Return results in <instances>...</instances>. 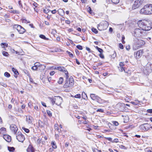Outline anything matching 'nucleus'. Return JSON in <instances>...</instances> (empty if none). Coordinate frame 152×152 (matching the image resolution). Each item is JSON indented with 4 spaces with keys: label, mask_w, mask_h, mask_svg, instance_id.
Here are the masks:
<instances>
[{
    "label": "nucleus",
    "mask_w": 152,
    "mask_h": 152,
    "mask_svg": "<svg viewBox=\"0 0 152 152\" xmlns=\"http://www.w3.org/2000/svg\"><path fill=\"white\" fill-rule=\"evenodd\" d=\"M58 14L61 16H63L64 14V11L62 9H60L57 11Z\"/></svg>",
    "instance_id": "a211bd4d"
},
{
    "label": "nucleus",
    "mask_w": 152,
    "mask_h": 152,
    "mask_svg": "<svg viewBox=\"0 0 152 152\" xmlns=\"http://www.w3.org/2000/svg\"><path fill=\"white\" fill-rule=\"evenodd\" d=\"M4 75L5 77H9L10 76V74L7 72H5L4 74Z\"/></svg>",
    "instance_id": "c756f323"
},
{
    "label": "nucleus",
    "mask_w": 152,
    "mask_h": 152,
    "mask_svg": "<svg viewBox=\"0 0 152 152\" xmlns=\"http://www.w3.org/2000/svg\"><path fill=\"white\" fill-rule=\"evenodd\" d=\"M104 110L102 109H98L97 110H96V111L97 112H101V113H103L104 112Z\"/></svg>",
    "instance_id": "79ce46f5"
},
{
    "label": "nucleus",
    "mask_w": 152,
    "mask_h": 152,
    "mask_svg": "<svg viewBox=\"0 0 152 152\" xmlns=\"http://www.w3.org/2000/svg\"><path fill=\"white\" fill-rule=\"evenodd\" d=\"M117 105H121L123 106H125V104L123 103H118Z\"/></svg>",
    "instance_id": "864d4df0"
},
{
    "label": "nucleus",
    "mask_w": 152,
    "mask_h": 152,
    "mask_svg": "<svg viewBox=\"0 0 152 152\" xmlns=\"http://www.w3.org/2000/svg\"><path fill=\"white\" fill-rule=\"evenodd\" d=\"M75 98H80V97H81V96H80V94H77L75 96Z\"/></svg>",
    "instance_id": "4c0bfd02"
},
{
    "label": "nucleus",
    "mask_w": 152,
    "mask_h": 152,
    "mask_svg": "<svg viewBox=\"0 0 152 152\" xmlns=\"http://www.w3.org/2000/svg\"><path fill=\"white\" fill-rule=\"evenodd\" d=\"M113 31V28L111 27H110V28H109V31L110 32H112Z\"/></svg>",
    "instance_id": "338daca9"
},
{
    "label": "nucleus",
    "mask_w": 152,
    "mask_h": 152,
    "mask_svg": "<svg viewBox=\"0 0 152 152\" xmlns=\"http://www.w3.org/2000/svg\"><path fill=\"white\" fill-rule=\"evenodd\" d=\"M0 130L2 133H4L6 131V129L2 127L0 129Z\"/></svg>",
    "instance_id": "7c9ffc66"
},
{
    "label": "nucleus",
    "mask_w": 152,
    "mask_h": 152,
    "mask_svg": "<svg viewBox=\"0 0 152 152\" xmlns=\"http://www.w3.org/2000/svg\"><path fill=\"white\" fill-rule=\"evenodd\" d=\"M34 119L30 115L26 116V121L28 124H32Z\"/></svg>",
    "instance_id": "4468645a"
},
{
    "label": "nucleus",
    "mask_w": 152,
    "mask_h": 152,
    "mask_svg": "<svg viewBox=\"0 0 152 152\" xmlns=\"http://www.w3.org/2000/svg\"><path fill=\"white\" fill-rule=\"evenodd\" d=\"M54 128L55 129V130H56L57 131H58L59 132H60V131H61V130L59 131V129L58 128V127L57 126V124H55L54 125Z\"/></svg>",
    "instance_id": "2f4dec72"
},
{
    "label": "nucleus",
    "mask_w": 152,
    "mask_h": 152,
    "mask_svg": "<svg viewBox=\"0 0 152 152\" xmlns=\"http://www.w3.org/2000/svg\"><path fill=\"white\" fill-rule=\"evenodd\" d=\"M84 95H85L86 97L87 98V95L84 92H83V93H82V96H84Z\"/></svg>",
    "instance_id": "4d7b16f0"
},
{
    "label": "nucleus",
    "mask_w": 152,
    "mask_h": 152,
    "mask_svg": "<svg viewBox=\"0 0 152 152\" xmlns=\"http://www.w3.org/2000/svg\"><path fill=\"white\" fill-rule=\"evenodd\" d=\"M1 46H6V47H7L8 46V44L5 43H1Z\"/></svg>",
    "instance_id": "a19ab883"
},
{
    "label": "nucleus",
    "mask_w": 152,
    "mask_h": 152,
    "mask_svg": "<svg viewBox=\"0 0 152 152\" xmlns=\"http://www.w3.org/2000/svg\"><path fill=\"white\" fill-rule=\"evenodd\" d=\"M70 21L69 20H66L65 21V23H66L67 24H69L70 23Z\"/></svg>",
    "instance_id": "bf43d9fd"
},
{
    "label": "nucleus",
    "mask_w": 152,
    "mask_h": 152,
    "mask_svg": "<svg viewBox=\"0 0 152 152\" xmlns=\"http://www.w3.org/2000/svg\"><path fill=\"white\" fill-rule=\"evenodd\" d=\"M98 50L100 53H102V52L103 51V50L102 49L100 48H99V49Z\"/></svg>",
    "instance_id": "09e8293b"
},
{
    "label": "nucleus",
    "mask_w": 152,
    "mask_h": 152,
    "mask_svg": "<svg viewBox=\"0 0 152 152\" xmlns=\"http://www.w3.org/2000/svg\"><path fill=\"white\" fill-rule=\"evenodd\" d=\"M51 145L52 146V147L53 148L55 149L57 148L56 145V143L54 141H52L51 142Z\"/></svg>",
    "instance_id": "b1692460"
},
{
    "label": "nucleus",
    "mask_w": 152,
    "mask_h": 152,
    "mask_svg": "<svg viewBox=\"0 0 152 152\" xmlns=\"http://www.w3.org/2000/svg\"><path fill=\"white\" fill-rule=\"evenodd\" d=\"M126 49L127 50H129L130 49V47L129 45L127 46L126 47Z\"/></svg>",
    "instance_id": "603ef678"
},
{
    "label": "nucleus",
    "mask_w": 152,
    "mask_h": 152,
    "mask_svg": "<svg viewBox=\"0 0 152 152\" xmlns=\"http://www.w3.org/2000/svg\"><path fill=\"white\" fill-rule=\"evenodd\" d=\"M76 63H77V64H78V65H79L80 64V62L78 61L77 59H76Z\"/></svg>",
    "instance_id": "69168bd1"
},
{
    "label": "nucleus",
    "mask_w": 152,
    "mask_h": 152,
    "mask_svg": "<svg viewBox=\"0 0 152 152\" xmlns=\"http://www.w3.org/2000/svg\"><path fill=\"white\" fill-rule=\"evenodd\" d=\"M112 2L114 4H117L119 3L120 0H111Z\"/></svg>",
    "instance_id": "bb28decb"
},
{
    "label": "nucleus",
    "mask_w": 152,
    "mask_h": 152,
    "mask_svg": "<svg viewBox=\"0 0 152 152\" xmlns=\"http://www.w3.org/2000/svg\"><path fill=\"white\" fill-rule=\"evenodd\" d=\"M113 124L115 126H117L118 125V123L116 121H113L112 122Z\"/></svg>",
    "instance_id": "58836bf2"
},
{
    "label": "nucleus",
    "mask_w": 152,
    "mask_h": 152,
    "mask_svg": "<svg viewBox=\"0 0 152 152\" xmlns=\"http://www.w3.org/2000/svg\"><path fill=\"white\" fill-rule=\"evenodd\" d=\"M18 4H19V6H21V7L22 6V4L21 3V1H18Z\"/></svg>",
    "instance_id": "e2e57ef3"
},
{
    "label": "nucleus",
    "mask_w": 152,
    "mask_h": 152,
    "mask_svg": "<svg viewBox=\"0 0 152 152\" xmlns=\"http://www.w3.org/2000/svg\"><path fill=\"white\" fill-rule=\"evenodd\" d=\"M143 53V51L142 50H140L134 53V56L137 58H139L142 56Z\"/></svg>",
    "instance_id": "9d476101"
},
{
    "label": "nucleus",
    "mask_w": 152,
    "mask_h": 152,
    "mask_svg": "<svg viewBox=\"0 0 152 152\" xmlns=\"http://www.w3.org/2000/svg\"><path fill=\"white\" fill-rule=\"evenodd\" d=\"M148 126V124H145L141 125L140 126V128L144 131H146L149 129Z\"/></svg>",
    "instance_id": "9b49d317"
},
{
    "label": "nucleus",
    "mask_w": 152,
    "mask_h": 152,
    "mask_svg": "<svg viewBox=\"0 0 152 152\" xmlns=\"http://www.w3.org/2000/svg\"><path fill=\"white\" fill-rule=\"evenodd\" d=\"M39 37L40 38L46 40H48L49 39L48 38H46L45 35L42 34L40 35Z\"/></svg>",
    "instance_id": "4be33fe9"
},
{
    "label": "nucleus",
    "mask_w": 152,
    "mask_h": 152,
    "mask_svg": "<svg viewBox=\"0 0 152 152\" xmlns=\"http://www.w3.org/2000/svg\"><path fill=\"white\" fill-rule=\"evenodd\" d=\"M90 97L93 100H96L99 103L102 104L104 102V100L94 94H91Z\"/></svg>",
    "instance_id": "423d86ee"
},
{
    "label": "nucleus",
    "mask_w": 152,
    "mask_h": 152,
    "mask_svg": "<svg viewBox=\"0 0 152 152\" xmlns=\"http://www.w3.org/2000/svg\"><path fill=\"white\" fill-rule=\"evenodd\" d=\"M16 137L18 140L20 142H23L25 138L24 136L20 132H18L16 134Z\"/></svg>",
    "instance_id": "1a4fd4ad"
},
{
    "label": "nucleus",
    "mask_w": 152,
    "mask_h": 152,
    "mask_svg": "<svg viewBox=\"0 0 152 152\" xmlns=\"http://www.w3.org/2000/svg\"><path fill=\"white\" fill-rule=\"evenodd\" d=\"M137 24L140 28H136L134 30L133 34L135 37H140L144 35L145 31L149 30L152 28L151 22L145 20H139Z\"/></svg>",
    "instance_id": "f257e3e1"
},
{
    "label": "nucleus",
    "mask_w": 152,
    "mask_h": 152,
    "mask_svg": "<svg viewBox=\"0 0 152 152\" xmlns=\"http://www.w3.org/2000/svg\"><path fill=\"white\" fill-rule=\"evenodd\" d=\"M109 24L108 22L106 21H103L100 24H98L97 27L99 31H103L106 29L108 27Z\"/></svg>",
    "instance_id": "39448f33"
},
{
    "label": "nucleus",
    "mask_w": 152,
    "mask_h": 152,
    "mask_svg": "<svg viewBox=\"0 0 152 152\" xmlns=\"http://www.w3.org/2000/svg\"><path fill=\"white\" fill-rule=\"evenodd\" d=\"M125 39V37L124 36H123L122 37V43L123 44H124V43H125V42L124 41V39Z\"/></svg>",
    "instance_id": "5fc2aeb1"
},
{
    "label": "nucleus",
    "mask_w": 152,
    "mask_h": 152,
    "mask_svg": "<svg viewBox=\"0 0 152 152\" xmlns=\"http://www.w3.org/2000/svg\"><path fill=\"white\" fill-rule=\"evenodd\" d=\"M119 47L121 49H123L124 48L123 46L121 43H120L119 44Z\"/></svg>",
    "instance_id": "37998d69"
},
{
    "label": "nucleus",
    "mask_w": 152,
    "mask_h": 152,
    "mask_svg": "<svg viewBox=\"0 0 152 152\" xmlns=\"http://www.w3.org/2000/svg\"><path fill=\"white\" fill-rule=\"evenodd\" d=\"M12 71L15 74L17 75V74H19L17 70L15 68L13 67L12 69Z\"/></svg>",
    "instance_id": "393cba45"
},
{
    "label": "nucleus",
    "mask_w": 152,
    "mask_h": 152,
    "mask_svg": "<svg viewBox=\"0 0 152 152\" xmlns=\"http://www.w3.org/2000/svg\"><path fill=\"white\" fill-rule=\"evenodd\" d=\"M50 10H49L48 9H47L46 7L45 8V9H44L43 10V12H44L46 14H47L48 12H50Z\"/></svg>",
    "instance_id": "cd10ccee"
},
{
    "label": "nucleus",
    "mask_w": 152,
    "mask_h": 152,
    "mask_svg": "<svg viewBox=\"0 0 152 152\" xmlns=\"http://www.w3.org/2000/svg\"><path fill=\"white\" fill-rule=\"evenodd\" d=\"M66 80L65 83L64 85V88H68L72 87L74 84V80L73 77L71 76L69 79V76L67 77L66 75Z\"/></svg>",
    "instance_id": "7ed1b4c3"
},
{
    "label": "nucleus",
    "mask_w": 152,
    "mask_h": 152,
    "mask_svg": "<svg viewBox=\"0 0 152 152\" xmlns=\"http://www.w3.org/2000/svg\"><path fill=\"white\" fill-rule=\"evenodd\" d=\"M2 54L4 56H7L8 55V53L7 52L4 51L3 52Z\"/></svg>",
    "instance_id": "ea45409f"
},
{
    "label": "nucleus",
    "mask_w": 152,
    "mask_h": 152,
    "mask_svg": "<svg viewBox=\"0 0 152 152\" xmlns=\"http://www.w3.org/2000/svg\"><path fill=\"white\" fill-rule=\"evenodd\" d=\"M64 80L63 78L62 77H60L58 80V83L59 84H61L62 83Z\"/></svg>",
    "instance_id": "5701e85b"
},
{
    "label": "nucleus",
    "mask_w": 152,
    "mask_h": 152,
    "mask_svg": "<svg viewBox=\"0 0 152 152\" xmlns=\"http://www.w3.org/2000/svg\"><path fill=\"white\" fill-rule=\"evenodd\" d=\"M147 39L148 41H150L151 40V41H150V42H152V40H151V38L150 37H148L147 38Z\"/></svg>",
    "instance_id": "6e6d98bb"
},
{
    "label": "nucleus",
    "mask_w": 152,
    "mask_h": 152,
    "mask_svg": "<svg viewBox=\"0 0 152 152\" xmlns=\"http://www.w3.org/2000/svg\"><path fill=\"white\" fill-rule=\"evenodd\" d=\"M113 142H118V139H115L113 140Z\"/></svg>",
    "instance_id": "8fccbe9b"
},
{
    "label": "nucleus",
    "mask_w": 152,
    "mask_h": 152,
    "mask_svg": "<svg viewBox=\"0 0 152 152\" xmlns=\"http://www.w3.org/2000/svg\"><path fill=\"white\" fill-rule=\"evenodd\" d=\"M119 66L120 67L121 69H120V70L122 72L123 70L125 71L124 68L123 67V66H124V64L123 62H121L119 64Z\"/></svg>",
    "instance_id": "6ab92c4d"
},
{
    "label": "nucleus",
    "mask_w": 152,
    "mask_h": 152,
    "mask_svg": "<svg viewBox=\"0 0 152 152\" xmlns=\"http://www.w3.org/2000/svg\"><path fill=\"white\" fill-rule=\"evenodd\" d=\"M143 0H136L133 5L132 8L134 9L138 8L142 4Z\"/></svg>",
    "instance_id": "0eeeda50"
},
{
    "label": "nucleus",
    "mask_w": 152,
    "mask_h": 152,
    "mask_svg": "<svg viewBox=\"0 0 152 152\" xmlns=\"http://www.w3.org/2000/svg\"><path fill=\"white\" fill-rule=\"evenodd\" d=\"M54 73H55L54 72V71H52V72H50V75H53L54 74Z\"/></svg>",
    "instance_id": "0e129e2a"
},
{
    "label": "nucleus",
    "mask_w": 152,
    "mask_h": 152,
    "mask_svg": "<svg viewBox=\"0 0 152 152\" xmlns=\"http://www.w3.org/2000/svg\"><path fill=\"white\" fill-rule=\"evenodd\" d=\"M37 65H35L31 67V69L33 70H36L38 68L37 67Z\"/></svg>",
    "instance_id": "473e14b6"
},
{
    "label": "nucleus",
    "mask_w": 152,
    "mask_h": 152,
    "mask_svg": "<svg viewBox=\"0 0 152 152\" xmlns=\"http://www.w3.org/2000/svg\"><path fill=\"white\" fill-rule=\"evenodd\" d=\"M41 104H42V105L45 107H46V105L45 104V103L43 102H41Z\"/></svg>",
    "instance_id": "13d9d810"
},
{
    "label": "nucleus",
    "mask_w": 152,
    "mask_h": 152,
    "mask_svg": "<svg viewBox=\"0 0 152 152\" xmlns=\"http://www.w3.org/2000/svg\"><path fill=\"white\" fill-rule=\"evenodd\" d=\"M140 13L142 15L152 14V4H148L145 5L140 10Z\"/></svg>",
    "instance_id": "f03ea898"
},
{
    "label": "nucleus",
    "mask_w": 152,
    "mask_h": 152,
    "mask_svg": "<svg viewBox=\"0 0 152 152\" xmlns=\"http://www.w3.org/2000/svg\"><path fill=\"white\" fill-rule=\"evenodd\" d=\"M23 22L25 23H30V22L29 21H27V20L25 19H23Z\"/></svg>",
    "instance_id": "c03bdc74"
},
{
    "label": "nucleus",
    "mask_w": 152,
    "mask_h": 152,
    "mask_svg": "<svg viewBox=\"0 0 152 152\" xmlns=\"http://www.w3.org/2000/svg\"><path fill=\"white\" fill-rule=\"evenodd\" d=\"M88 10L89 12L91 13L90 12L91 11V10L90 7H89L88 8Z\"/></svg>",
    "instance_id": "052dcab7"
},
{
    "label": "nucleus",
    "mask_w": 152,
    "mask_h": 152,
    "mask_svg": "<svg viewBox=\"0 0 152 152\" xmlns=\"http://www.w3.org/2000/svg\"><path fill=\"white\" fill-rule=\"evenodd\" d=\"M86 50H88V52H91V50H90V49L89 48H88V47H86Z\"/></svg>",
    "instance_id": "680f3d73"
},
{
    "label": "nucleus",
    "mask_w": 152,
    "mask_h": 152,
    "mask_svg": "<svg viewBox=\"0 0 152 152\" xmlns=\"http://www.w3.org/2000/svg\"><path fill=\"white\" fill-rule=\"evenodd\" d=\"M8 150L10 152H13L15 150V148L13 147H8Z\"/></svg>",
    "instance_id": "a878e982"
},
{
    "label": "nucleus",
    "mask_w": 152,
    "mask_h": 152,
    "mask_svg": "<svg viewBox=\"0 0 152 152\" xmlns=\"http://www.w3.org/2000/svg\"><path fill=\"white\" fill-rule=\"evenodd\" d=\"M91 30L93 32H94L95 34L98 33V31L94 27L92 28Z\"/></svg>",
    "instance_id": "c85d7f7f"
},
{
    "label": "nucleus",
    "mask_w": 152,
    "mask_h": 152,
    "mask_svg": "<svg viewBox=\"0 0 152 152\" xmlns=\"http://www.w3.org/2000/svg\"><path fill=\"white\" fill-rule=\"evenodd\" d=\"M77 48L80 50H82L83 49V47L82 46L80 45H78L76 46Z\"/></svg>",
    "instance_id": "f704fd0d"
},
{
    "label": "nucleus",
    "mask_w": 152,
    "mask_h": 152,
    "mask_svg": "<svg viewBox=\"0 0 152 152\" xmlns=\"http://www.w3.org/2000/svg\"><path fill=\"white\" fill-rule=\"evenodd\" d=\"M57 12L56 10H54L51 11V12L53 14H55Z\"/></svg>",
    "instance_id": "a18cd8bd"
},
{
    "label": "nucleus",
    "mask_w": 152,
    "mask_h": 152,
    "mask_svg": "<svg viewBox=\"0 0 152 152\" xmlns=\"http://www.w3.org/2000/svg\"><path fill=\"white\" fill-rule=\"evenodd\" d=\"M131 103L134 104V105H137V103H136L135 102H131Z\"/></svg>",
    "instance_id": "774afa93"
},
{
    "label": "nucleus",
    "mask_w": 152,
    "mask_h": 152,
    "mask_svg": "<svg viewBox=\"0 0 152 152\" xmlns=\"http://www.w3.org/2000/svg\"><path fill=\"white\" fill-rule=\"evenodd\" d=\"M27 152H34V149L31 145H29L27 149Z\"/></svg>",
    "instance_id": "f3484780"
},
{
    "label": "nucleus",
    "mask_w": 152,
    "mask_h": 152,
    "mask_svg": "<svg viewBox=\"0 0 152 152\" xmlns=\"http://www.w3.org/2000/svg\"><path fill=\"white\" fill-rule=\"evenodd\" d=\"M99 56L102 58H104V56L103 55L102 53H100L99 55Z\"/></svg>",
    "instance_id": "49530a36"
},
{
    "label": "nucleus",
    "mask_w": 152,
    "mask_h": 152,
    "mask_svg": "<svg viewBox=\"0 0 152 152\" xmlns=\"http://www.w3.org/2000/svg\"><path fill=\"white\" fill-rule=\"evenodd\" d=\"M10 129L15 134L18 130L15 124H12L10 126Z\"/></svg>",
    "instance_id": "2eb2a0df"
},
{
    "label": "nucleus",
    "mask_w": 152,
    "mask_h": 152,
    "mask_svg": "<svg viewBox=\"0 0 152 152\" xmlns=\"http://www.w3.org/2000/svg\"><path fill=\"white\" fill-rule=\"evenodd\" d=\"M38 124L39 126L40 127L42 128L44 127V123L40 120L38 121Z\"/></svg>",
    "instance_id": "aec40b11"
},
{
    "label": "nucleus",
    "mask_w": 152,
    "mask_h": 152,
    "mask_svg": "<svg viewBox=\"0 0 152 152\" xmlns=\"http://www.w3.org/2000/svg\"><path fill=\"white\" fill-rule=\"evenodd\" d=\"M49 99L51 100L53 105L55 104L56 105L59 106L61 104L62 102V98L59 96H55L53 99L49 97Z\"/></svg>",
    "instance_id": "20e7f679"
},
{
    "label": "nucleus",
    "mask_w": 152,
    "mask_h": 152,
    "mask_svg": "<svg viewBox=\"0 0 152 152\" xmlns=\"http://www.w3.org/2000/svg\"><path fill=\"white\" fill-rule=\"evenodd\" d=\"M10 12L13 14H19L20 13V12L18 10H10Z\"/></svg>",
    "instance_id": "412c9836"
},
{
    "label": "nucleus",
    "mask_w": 152,
    "mask_h": 152,
    "mask_svg": "<svg viewBox=\"0 0 152 152\" xmlns=\"http://www.w3.org/2000/svg\"><path fill=\"white\" fill-rule=\"evenodd\" d=\"M145 44V42L142 40H138L137 42L136 45L137 47L140 48L143 45Z\"/></svg>",
    "instance_id": "ddd939ff"
},
{
    "label": "nucleus",
    "mask_w": 152,
    "mask_h": 152,
    "mask_svg": "<svg viewBox=\"0 0 152 152\" xmlns=\"http://www.w3.org/2000/svg\"><path fill=\"white\" fill-rule=\"evenodd\" d=\"M47 112L48 114V115L50 116H51L52 115V113L49 110H47Z\"/></svg>",
    "instance_id": "e433bc0d"
},
{
    "label": "nucleus",
    "mask_w": 152,
    "mask_h": 152,
    "mask_svg": "<svg viewBox=\"0 0 152 152\" xmlns=\"http://www.w3.org/2000/svg\"><path fill=\"white\" fill-rule=\"evenodd\" d=\"M4 139L7 142H10L11 141V137L8 135H3Z\"/></svg>",
    "instance_id": "dca6fc26"
},
{
    "label": "nucleus",
    "mask_w": 152,
    "mask_h": 152,
    "mask_svg": "<svg viewBox=\"0 0 152 152\" xmlns=\"http://www.w3.org/2000/svg\"><path fill=\"white\" fill-rule=\"evenodd\" d=\"M66 53H67L69 55V56L71 57H73V54L71 52H69V51H66Z\"/></svg>",
    "instance_id": "72a5a7b5"
},
{
    "label": "nucleus",
    "mask_w": 152,
    "mask_h": 152,
    "mask_svg": "<svg viewBox=\"0 0 152 152\" xmlns=\"http://www.w3.org/2000/svg\"><path fill=\"white\" fill-rule=\"evenodd\" d=\"M147 112L149 113H152V109H148L147 110Z\"/></svg>",
    "instance_id": "3c124183"
},
{
    "label": "nucleus",
    "mask_w": 152,
    "mask_h": 152,
    "mask_svg": "<svg viewBox=\"0 0 152 152\" xmlns=\"http://www.w3.org/2000/svg\"><path fill=\"white\" fill-rule=\"evenodd\" d=\"M42 67L41 69L44 70L45 68V66L44 65H41L40 66Z\"/></svg>",
    "instance_id": "de8ad7c7"
},
{
    "label": "nucleus",
    "mask_w": 152,
    "mask_h": 152,
    "mask_svg": "<svg viewBox=\"0 0 152 152\" xmlns=\"http://www.w3.org/2000/svg\"><path fill=\"white\" fill-rule=\"evenodd\" d=\"M22 129L26 133H28L29 132V130L28 129L23 127Z\"/></svg>",
    "instance_id": "c9c22d12"
},
{
    "label": "nucleus",
    "mask_w": 152,
    "mask_h": 152,
    "mask_svg": "<svg viewBox=\"0 0 152 152\" xmlns=\"http://www.w3.org/2000/svg\"><path fill=\"white\" fill-rule=\"evenodd\" d=\"M14 28L16 29L20 34H23L25 31V29L19 25H15L14 26Z\"/></svg>",
    "instance_id": "6e6552de"
},
{
    "label": "nucleus",
    "mask_w": 152,
    "mask_h": 152,
    "mask_svg": "<svg viewBox=\"0 0 152 152\" xmlns=\"http://www.w3.org/2000/svg\"><path fill=\"white\" fill-rule=\"evenodd\" d=\"M58 70L59 71L64 73L66 77H68V73L66 69L63 66H59L57 68Z\"/></svg>",
    "instance_id": "f8f14e48"
}]
</instances>
